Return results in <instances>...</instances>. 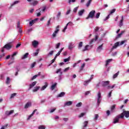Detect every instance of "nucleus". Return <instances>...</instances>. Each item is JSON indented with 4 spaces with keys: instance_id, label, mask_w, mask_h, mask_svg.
<instances>
[{
    "instance_id": "obj_1",
    "label": "nucleus",
    "mask_w": 129,
    "mask_h": 129,
    "mask_svg": "<svg viewBox=\"0 0 129 129\" xmlns=\"http://www.w3.org/2000/svg\"><path fill=\"white\" fill-rule=\"evenodd\" d=\"M97 105L98 106H99V104H100V102L102 100V97L101 96V93L100 92H98L97 96Z\"/></svg>"
},
{
    "instance_id": "obj_2",
    "label": "nucleus",
    "mask_w": 129,
    "mask_h": 129,
    "mask_svg": "<svg viewBox=\"0 0 129 129\" xmlns=\"http://www.w3.org/2000/svg\"><path fill=\"white\" fill-rule=\"evenodd\" d=\"M119 115L121 118H123L124 116L127 118L129 117V111L123 110V112Z\"/></svg>"
},
{
    "instance_id": "obj_3",
    "label": "nucleus",
    "mask_w": 129,
    "mask_h": 129,
    "mask_svg": "<svg viewBox=\"0 0 129 129\" xmlns=\"http://www.w3.org/2000/svg\"><path fill=\"white\" fill-rule=\"evenodd\" d=\"M95 15V11L92 10L89 13L88 17H86V19L88 20L89 19H93L94 18Z\"/></svg>"
},
{
    "instance_id": "obj_4",
    "label": "nucleus",
    "mask_w": 129,
    "mask_h": 129,
    "mask_svg": "<svg viewBox=\"0 0 129 129\" xmlns=\"http://www.w3.org/2000/svg\"><path fill=\"white\" fill-rule=\"evenodd\" d=\"M12 48V45L10 43H8L6 44L4 46V48H3L1 50V51L2 53H4L5 52L4 49H6L7 50H10Z\"/></svg>"
},
{
    "instance_id": "obj_5",
    "label": "nucleus",
    "mask_w": 129,
    "mask_h": 129,
    "mask_svg": "<svg viewBox=\"0 0 129 129\" xmlns=\"http://www.w3.org/2000/svg\"><path fill=\"white\" fill-rule=\"evenodd\" d=\"M119 118H121V117H120V115L119 114L114 118L113 123H118V122H119Z\"/></svg>"
},
{
    "instance_id": "obj_6",
    "label": "nucleus",
    "mask_w": 129,
    "mask_h": 129,
    "mask_svg": "<svg viewBox=\"0 0 129 129\" xmlns=\"http://www.w3.org/2000/svg\"><path fill=\"white\" fill-rule=\"evenodd\" d=\"M62 69H58L56 70L55 73L58 74V73H60V75L58 76L59 80H61L62 79Z\"/></svg>"
},
{
    "instance_id": "obj_7",
    "label": "nucleus",
    "mask_w": 129,
    "mask_h": 129,
    "mask_svg": "<svg viewBox=\"0 0 129 129\" xmlns=\"http://www.w3.org/2000/svg\"><path fill=\"white\" fill-rule=\"evenodd\" d=\"M92 47H93V45H86L85 46V48L82 50V51L85 52V51H88L89 50H90V49H91Z\"/></svg>"
},
{
    "instance_id": "obj_8",
    "label": "nucleus",
    "mask_w": 129,
    "mask_h": 129,
    "mask_svg": "<svg viewBox=\"0 0 129 129\" xmlns=\"http://www.w3.org/2000/svg\"><path fill=\"white\" fill-rule=\"evenodd\" d=\"M59 26L58 25L56 28V30H55V31L54 32V33L52 34L53 38L56 37L57 34H58V32H59V31H60V29H59Z\"/></svg>"
},
{
    "instance_id": "obj_9",
    "label": "nucleus",
    "mask_w": 129,
    "mask_h": 129,
    "mask_svg": "<svg viewBox=\"0 0 129 129\" xmlns=\"http://www.w3.org/2000/svg\"><path fill=\"white\" fill-rule=\"evenodd\" d=\"M115 9H112L110 12V14L106 17V18L105 19H104V21L105 22V21H107V20H108V19H109L110 17V15L113 14L115 12Z\"/></svg>"
},
{
    "instance_id": "obj_10",
    "label": "nucleus",
    "mask_w": 129,
    "mask_h": 129,
    "mask_svg": "<svg viewBox=\"0 0 129 129\" xmlns=\"http://www.w3.org/2000/svg\"><path fill=\"white\" fill-rule=\"evenodd\" d=\"M68 26H70L71 27H72V26H73V23H72V22H69L66 25V26L64 27L63 30H62V32H63V33H65L66 30H67V27H68Z\"/></svg>"
},
{
    "instance_id": "obj_11",
    "label": "nucleus",
    "mask_w": 129,
    "mask_h": 129,
    "mask_svg": "<svg viewBox=\"0 0 129 129\" xmlns=\"http://www.w3.org/2000/svg\"><path fill=\"white\" fill-rule=\"evenodd\" d=\"M102 50H103V44H102L101 45H99L97 48L96 51L98 53H100V52H101V51H102Z\"/></svg>"
},
{
    "instance_id": "obj_12",
    "label": "nucleus",
    "mask_w": 129,
    "mask_h": 129,
    "mask_svg": "<svg viewBox=\"0 0 129 129\" xmlns=\"http://www.w3.org/2000/svg\"><path fill=\"white\" fill-rule=\"evenodd\" d=\"M123 26V16H121V20L119 22V27Z\"/></svg>"
},
{
    "instance_id": "obj_13",
    "label": "nucleus",
    "mask_w": 129,
    "mask_h": 129,
    "mask_svg": "<svg viewBox=\"0 0 129 129\" xmlns=\"http://www.w3.org/2000/svg\"><path fill=\"white\" fill-rule=\"evenodd\" d=\"M74 47H75V46L74 45V44L73 42H70L69 43L68 48L69 50H72V49H73Z\"/></svg>"
},
{
    "instance_id": "obj_14",
    "label": "nucleus",
    "mask_w": 129,
    "mask_h": 129,
    "mask_svg": "<svg viewBox=\"0 0 129 129\" xmlns=\"http://www.w3.org/2000/svg\"><path fill=\"white\" fill-rule=\"evenodd\" d=\"M109 84V81H102V86L104 87L105 86H107Z\"/></svg>"
},
{
    "instance_id": "obj_15",
    "label": "nucleus",
    "mask_w": 129,
    "mask_h": 129,
    "mask_svg": "<svg viewBox=\"0 0 129 129\" xmlns=\"http://www.w3.org/2000/svg\"><path fill=\"white\" fill-rule=\"evenodd\" d=\"M48 87V83H45V85L42 86L41 88L40 89V91H43V90H45L46 88Z\"/></svg>"
},
{
    "instance_id": "obj_16",
    "label": "nucleus",
    "mask_w": 129,
    "mask_h": 129,
    "mask_svg": "<svg viewBox=\"0 0 129 129\" xmlns=\"http://www.w3.org/2000/svg\"><path fill=\"white\" fill-rule=\"evenodd\" d=\"M37 21H38V18H36L34 20L30 21L29 22L30 26H33L34 24V23H36V22H37Z\"/></svg>"
},
{
    "instance_id": "obj_17",
    "label": "nucleus",
    "mask_w": 129,
    "mask_h": 129,
    "mask_svg": "<svg viewBox=\"0 0 129 129\" xmlns=\"http://www.w3.org/2000/svg\"><path fill=\"white\" fill-rule=\"evenodd\" d=\"M118 46H119V42H117L116 43H115L114 44V46L111 48V50L116 49L117 48V47H118Z\"/></svg>"
},
{
    "instance_id": "obj_18",
    "label": "nucleus",
    "mask_w": 129,
    "mask_h": 129,
    "mask_svg": "<svg viewBox=\"0 0 129 129\" xmlns=\"http://www.w3.org/2000/svg\"><path fill=\"white\" fill-rule=\"evenodd\" d=\"M14 113V110H12L11 111H6L5 112V114L6 115H11V114H13Z\"/></svg>"
},
{
    "instance_id": "obj_19",
    "label": "nucleus",
    "mask_w": 129,
    "mask_h": 129,
    "mask_svg": "<svg viewBox=\"0 0 129 129\" xmlns=\"http://www.w3.org/2000/svg\"><path fill=\"white\" fill-rule=\"evenodd\" d=\"M72 103H73V102L71 101L66 102L64 103V106H70V105H72Z\"/></svg>"
},
{
    "instance_id": "obj_20",
    "label": "nucleus",
    "mask_w": 129,
    "mask_h": 129,
    "mask_svg": "<svg viewBox=\"0 0 129 129\" xmlns=\"http://www.w3.org/2000/svg\"><path fill=\"white\" fill-rule=\"evenodd\" d=\"M112 61H113V59H112V58L106 60V64H105L106 67H107V66L109 65V63H110L111 62H112Z\"/></svg>"
},
{
    "instance_id": "obj_21",
    "label": "nucleus",
    "mask_w": 129,
    "mask_h": 129,
    "mask_svg": "<svg viewBox=\"0 0 129 129\" xmlns=\"http://www.w3.org/2000/svg\"><path fill=\"white\" fill-rule=\"evenodd\" d=\"M36 84H37V82H33L32 83V84L29 85V90H30V89L31 88H33V87H34Z\"/></svg>"
},
{
    "instance_id": "obj_22",
    "label": "nucleus",
    "mask_w": 129,
    "mask_h": 129,
    "mask_svg": "<svg viewBox=\"0 0 129 129\" xmlns=\"http://www.w3.org/2000/svg\"><path fill=\"white\" fill-rule=\"evenodd\" d=\"M38 45H39V42H38L36 40H34L32 42V46H33V47H37V46H38Z\"/></svg>"
},
{
    "instance_id": "obj_23",
    "label": "nucleus",
    "mask_w": 129,
    "mask_h": 129,
    "mask_svg": "<svg viewBox=\"0 0 129 129\" xmlns=\"http://www.w3.org/2000/svg\"><path fill=\"white\" fill-rule=\"evenodd\" d=\"M98 39V36L96 35L95 36V38L92 39L90 41V44H92L93 42H96V41Z\"/></svg>"
},
{
    "instance_id": "obj_24",
    "label": "nucleus",
    "mask_w": 129,
    "mask_h": 129,
    "mask_svg": "<svg viewBox=\"0 0 129 129\" xmlns=\"http://www.w3.org/2000/svg\"><path fill=\"white\" fill-rule=\"evenodd\" d=\"M28 56H29V53L27 52L23 56L21 57V59H22V60L27 59V58H28Z\"/></svg>"
},
{
    "instance_id": "obj_25",
    "label": "nucleus",
    "mask_w": 129,
    "mask_h": 129,
    "mask_svg": "<svg viewBox=\"0 0 129 129\" xmlns=\"http://www.w3.org/2000/svg\"><path fill=\"white\" fill-rule=\"evenodd\" d=\"M84 12H85V10L83 9L81 11H80L78 12V15L80 16V17H81V16H82L83 15V14H84Z\"/></svg>"
},
{
    "instance_id": "obj_26",
    "label": "nucleus",
    "mask_w": 129,
    "mask_h": 129,
    "mask_svg": "<svg viewBox=\"0 0 129 129\" xmlns=\"http://www.w3.org/2000/svg\"><path fill=\"white\" fill-rule=\"evenodd\" d=\"M36 111H37V109H35L33 112L31 114H30L29 116H28V118H27V120H29V119H30V118H31V117H32V116H33L34 115V114H35V113L36 112Z\"/></svg>"
},
{
    "instance_id": "obj_27",
    "label": "nucleus",
    "mask_w": 129,
    "mask_h": 129,
    "mask_svg": "<svg viewBox=\"0 0 129 129\" xmlns=\"http://www.w3.org/2000/svg\"><path fill=\"white\" fill-rule=\"evenodd\" d=\"M84 67H85V63H83L82 65L81 66L79 70V72H81V71H83V69H84Z\"/></svg>"
},
{
    "instance_id": "obj_28",
    "label": "nucleus",
    "mask_w": 129,
    "mask_h": 129,
    "mask_svg": "<svg viewBox=\"0 0 129 129\" xmlns=\"http://www.w3.org/2000/svg\"><path fill=\"white\" fill-rule=\"evenodd\" d=\"M30 4L32 6H37V5H38V4H39V2H38V1H34L31 2V3Z\"/></svg>"
},
{
    "instance_id": "obj_29",
    "label": "nucleus",
    "mask_w": 129,
    "mask_h": 129,
    "mask_svg": "<svg viewBox=\"0 0 129 129\" xmlns=\"http://www.w3.org/2000/svg\"><path fill=\"white\" fill-rule=\"evenodd\" d=\"M31 104H32L31 103V102H27L25 106V109L29 108V107L31 106Z\"/></svg>"
},
{
    "instance_id": "obj_30",
    "label": "nucleus",
    "mask_w": 129,
    "mask_h": 129,
    "mask_svg": "<svg viewBox=\"0 0 129 129\" xmlns=\"http://www.w3.org/2000/svg\"><path fill=\"white\" fill-rule=\"evenodd\" d=\"M90 83V80H88L87 81H85L84 82V85H85V86H87V85H88V84H89V83Z\"/></svg>"
},
{
    "instance_id": "obj_31",
    "label": "nucleus",
    "mask_w": 129,
    "mask_h": 129,
    "mask_svg": "<svg viewBox=\"0 0 129 129\" xmlns=\"http://www.w3.org/2000/svg\"><path fill=\"white\" fill-rule=\"evenodd\" d=\"M57 85V83H55L54 84H53L50 88L51 90H53L55 89V87H56V86Z\"/></svg>"
},
{
    "instance_id": "obj_32",
    "label": "nucleus",
    "mask_w": 129,
    "mask_h": 129,
    "mask_svg": "<svg viewBox=\"0 0 129 129\" xmlns=\"http://www.w3.org/2000/svg\"><path fill=\"white\" fill-rule=\"evenodd\" d=\"M64 95H65V93L64 92H62L58 95L57 97H63Z\"/></svg>"
},
{
    "instance_id": "obj_33",
    "label": "nucleus",
    "mask_w": 129,
    "mask_h": 129,
    "mask_svg": "<svg viewBox=\"0 0 129 129\" xmlns=\"http://www.w3.org/2000/svg\"><path fill=\"white\" fill-rule=\"evenodd\" d=\"M17 54H18V52H15L13 53V54L11 55V59L14 60L15 56L17 55Z\"/></svg>"
},
{
    "instance_id": "obj_34",
    "label": "nucleus",
    "mask_w": 129,
    "mask_h": 129,
    "mask_svg": "<svg viewBox=\"0 0 129 129\" xmlns=\"http://www.w3.org/2000/svg\"><path fill=\"white\" fill-rule=\"evenodd\" d=\"M40 88V86L35 87L34 88V89H33V92H36V91H38Z\"/></svg>"
},
{
    "instance_id": "obj_35",
    "label": "nucleus",
    "mask_w": 129,
    "mask_h": 129,
    "mask_svg": "<svg viewBox=\"0 0 129 129\" xmlns=\"http://www.w3.org/2000/svg\"><path fill=\"white\" fill-rule=\"evenodd\" d=\"M60 17H61V12H58L56 15V19L59 20V19H60Z\"/></svg>"
},
{
    "instance_id": "obj_36",
    "label": "nucleus",
    "mask_w": 129,
    "mask_h": 129,
    "mask_svg": "<svg viewBox=\"0 0 129 129\" xmlns=\"http://www.w3.org/2000/svg\"><path fill=\"white\" fill-rule=\"evenodd\" d=\"M119 75V71H118V72H117V73L115 74L113 76V79L116 78V77H117V76H118Z\"/></svg>"
},
{
    "instance_id": "obj_37",
    "label": "nucleus",
    "mask_w": 129,
    "mask_h": 129,
    "mask_svg": "<svg viewBox=\"0 0 129 129\" xmlns=\"http://www.w3.org/2000/svg\"><path fill=\"white\" fill-rule=\"evenodd\" d=\"M70 59L71 57L69 56L68 58L64 59L63 62H64L65 63H66L67 62H69V61H70Z\"/></svg>"
},
{
    "instance_id": "obj_38",
    "label": "nucleus",
    "mask_w": 129,
    "mask_h": 129,
    "mask_svg": "<svg viewBox=\"0 0 129 129\" xmlns=\"http://www.w3.org/2000/svg\"><path fill=\"white\" fill-rule=\"evenodd\" d=\"M19 3H20L19 1H15L12 4H11V7H14L15 5H17V4H19Z\"/></svg>"
},
{
    "instance_id": "obj_39",
    "label": "nucleus",
    "mask_w": 129,
    "mask_h": 129,
    "mask_svg": "<svg viewBox=\"0 0 129 129\" xmlns=\"http://www.w3.org/2000/svg\"><path fill=\"white\" fill-rule=\"evenodd\" d=\"M83 45V42H80L78 46V49H81V48H82Z\"/></svg>"
},
{
    "instance_id": "obj_40",
    "label": "nucleus",
    "mask_w": 129,
    "mask_h": 129,
    "mask_svg": "<svg viewBox=\"0 0 129 129\" xmlns=\"http://www.w3.org/2000/svg\"><path fill=\"white\" fill-rule=\"evenodd\" d=\"M55 60H56V58H55L54 57L52 60H51L50 61L51 63L48 66V67H49V66H51V65H52V64H53V63H54Z\"/></svg>"
},
{
    "instance_id": "obj_41",
    "label": "nucleus",
    "mask_w": 129,
    "mask_h": 129,
    "mask_svg": "<svg viewBox=\"0 0 129 129\" xmlns=\"http://www.w3.org/2000/svg\"><path fill=\"white\" fill-rule=\"evenodd\" d=\"M98 117H99V116L97 114H95V117L94 118V120H97L98 119Z\"/></svg>"
},
{
    "instance_id": "obj_42",
    "label": "nucleus",
    "mask_w": 129,
    "mask_h": 129,
    "mask_svg": "<svg viewBox=\"0 0 129 129\" xmlns=\"http://www.w3.org/2000/svg\"><path fill=\"white\" fill-rule=\"evenodd\" d=\"M51 19H49L48 21H47V23L46 24V26L47 27H49V26H50V25H51Z\"/></svg>"
},
{
    "instance_id": "obj_43",
    "label": "nucleus",
    "mask_w": 129,
    "mask_h": 129,
    "mask_svg": "<svg viewBox=\"0 0 129 129\" xmlns=\"http://www.w3.org/2000/svg\"><path fill=\"white\" fill-rule=\"evenodd\" d=\"M60 45H61V43H60V42H58V43L55 44V48L59 49V48L60 47Z\"/></svg>"
},
{
    "instance_id": "obj_44",
    "label": "nucleus",
    "mask_w": 129,
    "mask_h": 129,
    "mask_svg": "<svg viewBox=\"0 0 129 129\" xmlns=\"http://www.w3.org/2000/svg\"><path fill=\"white\" fill-rule=\"evenodd\" d=\"M114 87H115V84H114L113 86H108L107 87V89H110V88L112 89V88H114Z\"/></svg>"
},
{
    "instance_id": "obj_45",
    "label": "nucleus",
    "mask_w": 129,
    "mask_h": 129,
    "mask_svg": "<svg viewBox=\"0 0 129 129\" xmlns=\"http://www.w3.org/2000/svg\"><path fill=\"white\" fill-rule=\"evenodd\" d=\"M54 54V51L51 50L50 52H49L48 54V56H52Z\"/></svg>"
},
{
    "instance_id": "obj_46",
    "label": "nucleus",
    "mask_w": 129,
    "mask_h": 129,
    "mask_svg": "<svg viewBox=\"0 0 129 129\" xmlns=\"http://www.w3.org/2000/svg\"><path fill=\"white\" fill-rule=\"evenodd\" d=\"M100 16V13H97L96 15L95 18L96 19H99V17Z\"/></svg>"
},
{
    "instance_id": "obj_47",
    "label": "nucleus",
    "mask_w": 129,
    "mask_h": 129,
    "mask_svg": "<svg viewBox=\"0 0 129 129\" xmlns=\"http://www.w3.org/2000/svg\"><path fill=\"white\" fill-rule=\"evenodd\" d=\"M87 124H88V121H85L84 123V127H86Z\"/></svg>"
},
{
    "instance_id": "obj_48",
    "label": "nucleus",
    "mask_w": 129,
    "mask_h": 129,
    "mask_svg": "<svg viewBox=\"0 0 129 129\" xmlns=\"http://www.w3.org/2000/svg\"><path fill=\"white\" fill-rule=\"evenodd\" d=\"M5 56H6V53H3V54L0 55V61H2V58H3V57H5Z\"/></svg>"
},
{
    "instance_id": "obj_49",
    "label": "nucleus",
    "mask_w": 129,
    "mask_h": 129,
    "mask_svg": "<svg viewBox=\"0 0 129 129\" xmlns=\"http://www.w3.org/2000/svg\"><path fill=\"white\" fill-rule=\"evenodd\" d=\"M82 105V102H80L76 105L77 107H81Z\"/></svg>"
},
{
    "instance_id": "obj_50",
    "label": "nucleus",
    "mask_w": 129,
    "mask_h": 129,
    "mask_svg": "<svg viewBox=\"0 0 129 129\" xmlns=\"http://www.w3.org/2000/svg\"><path fill=\"white\" fill-rule=\"evenodd\" d=\"M114 108H115V106L114 105H113L111 107V112H113Z\"/></svg>"
},
{
    "instance_id": "obj_51",
    "label": "nucleus",
    "mask_w": 129,
    "mask_h": 129,
    "mask_svg": "<svg viewBox=\"0 0 129 129\" xmlns=\"http://www.w3.org/2000/svg\"><path fill=\"white\" fill-rule=\"evenodd\" d=\"M10 78L8 77L7 78L6 84H10Z\"/></svg>"
},
{
    "instance_id": "obj_52",
    "label": "nucleus",
    "mask_w": 129,
    "mask_h": 129,
    "mask_svg": "<svg viewBox=\"0 0 129 129\" xmlns=\"http://www.w3.org/2000/svg\"><path fill=\"white\" fill-rule=\"evenodd\" d=\"M17 30L19 32V33H20V34H22V33H23V31L22 30V28H17Z\"/></svg>"
},
{
    "instance_id": "obj_53",
    "label": "nucleus",
    "mask_w": 129,
    "mask_h": 129,
    "mask_svg": "<svg viewBox=\"0 0 129 129\" xmlns=\"http://www.w3.org/2000/svg\"><path fill=\"white\" fill-rule=\"evenodd\" d=\"M46 127H45L44 125H40L38 127V129H45Z\"/></svg>"
},
{
    "instance_id": "obj_54",
    "label": "nucleus",
    "mask_w": 129,
    "mask_h": 129,
    "mask_svg": "<svg viewBox=\"0 0 129 129\" xmlns=\"http://www.w3.org/2000/svg\"><path fill=\"white\" fill-rule=\"evenodd\" d=\"M36 66V62H34L31 65V68H34Z\"/></svg>"
},
{
    "instance_id": "obj_55",
    "label": "nucleus",
    "mask_w": 129,
    "mask_h": 129,
    "mask_svg": "<svg viewBox=\"0 0 129 129\" xmlns=\"http://www.w3.org/2000/svg\"><path fill=\"white\" fill-rule=\"evenodd\" d=\"M77 11H78V7H76L74 9L73 12L74 13H77Z\"/></svg>"
},
{
    "instance_id": "obj_56",
    "label": "nucleus",
    "mask_w": 129,
    "mask_h": 129,
    "mask_svg": "<svg viewBox=\"0 0 129 129\" xmlns=\"http://www.w3.org/2000/svg\"><path fill=\"white\" fill-rule=\"evenodd\" d=\"M90 4H91V1H88L87 4H86V7H87V8H88V7H89V6H90Z\"/></svg>"
},
{
    "instance_id": "obj_57",
    "label": "nucleus",
    "mask_w": 129,
    "mask_h": 129,
    "mask_svg": "<svg viewBox=\"0 0 129 129\" xmlns=\"http://www.w3.org/2000/svg\"><path fill=\"white\" fill-rule=\"evenodd\" d=\"M16 95H17V93H16L12 94L11 95L10 98H14V97H15V96H16Z\"/></svg>"
},
{
    "instance_id": "obj_58",
    "label": "nucleus",
    "mask_w": 129,
    "mask_h": 129,
    "mask_svg": "<svg viewBox=\"0 0 129 129\" xmlns=\"http://www.w3.org/2000/svg\"><path fill=\"white\" fill-rule=\"evenodd\" d=\"M121 36H122V34L119 33V34H118L116 36V39H118V38H120V37H121Z\"/></svg>"
},
{
    "instance_id": "obj_59",
    "label": "nucleus",
    "mask_w": 129,
    "mask_h": 129,
    "mask_svg": "<svg viewBox=\"0 0 129 129\" xmlns=\"http://www.w3.org/2000/svg\"><path fill=\"white\" fill-rule=\"evenodd\" d=\"M17 29L21 28L20 21L18 22L17 23Z\"/></svg>"
},
{
    "instance_id": "obj_60",
    "label": "nucleus",
    "mask_w": 129,
    "mask_h": 129,
    "mask_svg": "<svg viewBox=\"0 0 129 129\" xmlns=\"http://www.w3.org/2000/svg\"><path fill=\"white\" fill-rule=\"evenodd\" d=\"M85 115V113H82L79 116V117H83V116H84Z\"/></svg>"
},
{
    "instance_id": "obj_61",
    "label": "nucleus",
    "mask_w": 129,
    "mask_h": 129,
    "mask_svg": "<svg viewBox=\"0 0 129 129\" xmlns=\"http://www.w3.org/2000/svg\"><path fill=\"white\" fill-rule=\"evenodd\" d=\"M111 93H112V91H110L108 94V97L109 98L110 97H111Z\"/></svg>"
},
{
    "instance_id": "obj_62",
    "label": "nucleus",
    "mask_w": 129,
    "mask_h": 129,
    "mask_svg": "<svg viewBox=\"0 0 129 129\" xmlns=\"http://www.w3.org/2000/svg\"><path fill=\"white\" fill-rule=\"evenodd\" d=\"M90 93V91H88L86 92L85 93V96L88 95Z\"/></svg>"
},
{
    "instance_id": "obj_63",
    "label": "nucleus",
    "mask_w": 129,
    "mask_h": 129,
    "mask_svg": "<svg viewBox=\"0 0 129 129\" xmlns=\"http://www.w3.org/2000/svg\"><path fill=\"white\" fill-rule=\"evenodd\" d=\"M55 110H56V108H53V109H51L50 110V111H49V112H50V113H52V112H54V111Z\"/></svg>"
},
{
    "instance_id": "obj_64",
    "label": "nucleus",
    "mask_w": 129,
    "mask_h": 129,
    "mask_svg": "<svg viewBox=\"0 0 129 129\" xmlns=\"http://www.w3.org/2000/svg\"><path fill=\"white\" fill-rule=\"evenodd\" d=\"M69 69H70V67H68L67 68H66L64 70H63V72H67V71H68V70H69Z\"/></svg>"
}]
</instances>
